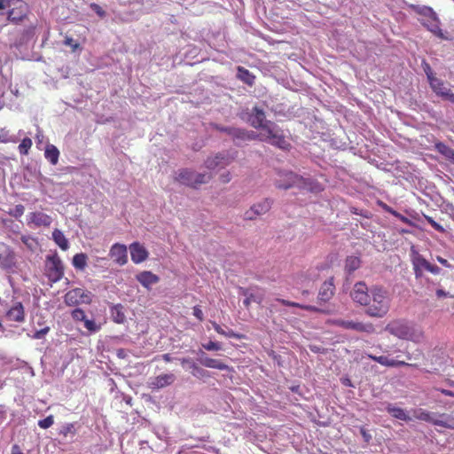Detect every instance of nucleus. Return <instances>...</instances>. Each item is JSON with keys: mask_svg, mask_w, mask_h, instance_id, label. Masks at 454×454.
Wrapping results in <instances>:
<instances>
[{"mask_svg": "<svg viewBox=\"0 0 454 454\" xmlns=\"http://www.w3.org/2000/svg\"><path fill=\"white\" fill-rule=\"evenodd\" d=\"M427 222L437 231L445 232V229L435 222L431 216H425Z\"/></svg>", "mask_w": 454, "mask_h": 454, "instance_id": "obj_48", "label": "nucleus"}, {"mask_svg": "<svg viewBox=\"0 0 454 454\" xmlns=\"http://www.w3.org/2000/svg\"><path fill=\"white\" fill-rule=\"evenodd\" d=\"M6 317L10 321L22 323L25 321V309L20 301H16L6 312Z\"/></svg>", "mask_w": 454, "mask_h": 454, "instance_id": "obj_19", "label": "nucleus"}, {"mask_svg": "<svg viewBox=\"0 0 454 454\" xmlns=\"http://www.w3.org/2000/svg\"><path fill=\"white\" fill-rule=\"evenodd\" d=\"M386 410L392 417L397 419L403 421H410L411 419L403 409L395 407L391 403L387 404Z\"/></svg>", "mask_w": 454, "mask_h": 454, "instance_id": "obj_24", "label": "nucleus"}, {"mask_svg": "<svg viewBox=\"0 0 454 454\" xmlns=\"http://www.w3.org/2000/svg\"><path fill=\"white\" fill-rule=\"evenodd\" d=\"M220 181L223 184H227L231 181V173L229 171L225 172V173H223L221 176H220Z\"/></svg>", "mask_w": 454, "mask_h": 454, "instance_id": "obj_59", "label": "nucleus"}, {"mask_svg": "<svg viewBox=\"0 0 454 454\" xmlns=\"http://www.w3.org/2000/svg\"><path fill=\"white\" fill-rule=\"evenodd\" d=\"M24 211H25L24 206L21 204H19V205L15 206L12 215L14 217L18 218V217H20L24 214Z\"/></svg>", "mask_w": 454, "mask_h": 454, "instance_id": "obj_54", "label": "nucleus"}, {"mask_svg": "<svg viewBox=\"0 0 454 454\" xmlns=\"http://www.w3.org/2000/svg\"><path fill=\"white\" fill-rule=\"evenodd\" d=\"M422 67H423L424 72L427 74L428 82H431L433 79L436 78V76L434 75V74L430 65L427 61L424 60L422 62Z\"/></svg>", "mask_w": 454, "mask_h": 454, "instance_id": "obj_43", "label": "nucleus"}, {"mask_svg": "<svg viewBox=\"0 0 454 454\" xmlns=\"http://www.w3.org/2000/svg\"><path fill=\"white\" fill-rule=\"evenodd\" d=\"M64 44L70 46L73 51H75L80 47V44L77 42H75L72 37L68 36L65 38Z\"/></svg>", "mask_w": 454, "mask_h": 454, "instance_id": "obj_49", "label": "nucleus"}, {"mask_svg": "<svg viewBox=\"0 0 454 454\" xmlns=\"http://www.w3.org/2000/svg\"><path fill=\"white\" fill-rule=\"evenodd\" d=\"M367 357L379 363L386 367H398V366H413L414 364H408L404 361L390 358L387 356H374L367 354Z\"/></svg>", "mask_w": 454, "mask_h": 454, "instance_id": "obj_16", "label": "nucleus"}, {"mask_svg": "<svg viewBox=\"0 0 454 454\" xmlns=\"http://www.w3.org/2000/svg\"><path fill=\"white\" fill-rule=\"evenodd\" d=\"M90 7L100 17L104 18L106 16V11L98 4L91 3Z\"/></svg>", "mask_w": 454, "mask_h": 454, "instance_id": "obj_51", "label": "nucleus"}, {"mask_svg": "<svg viewBox=\"0 0 454 454\" xmlns=\"http://www.w3.org/2000/svg\"><path fill=\"white\" fill-rule=\"evenodd\" d=\"M59 434L61 435H63L64 437H67L69 434L71 435H74L76 434V431H75V428H74V423H67L66 425H64L60 431H59Z\"/></svg>", "mask_w": 454, "mask_h": 454, "instance_id": "obj_39", "label": "nucleus"}, {"mask_svg": "<svg viewBox=\"0 0 454 454\" xmlns=\"http://www.w3.org/2000/svg\"><path fill=\"white\" fill-rule=\"evenodd\" d=\"M202 347L207 351H218L222 349V346L219 342L208 341L207 343L202 344Z\"/></svg>", "mask_w": 454, "mask_h": 454, "instance_id": "obj_44", "label": "nucleus"}, {"mask_svg": "<svg viewBox=\"0 0 454 454\" xmlns=\"http://www.w3.org/2000/svg\"><path fill=\"white\" fill-rule=\"evenodd\" d=\"M259 139L262 142H268L270 144V138L268 137V133L262 131L259 134L254 131H249L246 129V141L256 140Z\"/></svg>", "mask_w": 454, "mask_h": 454, "instance_id": "obj_33", "label": "nucleus"}, {"mask_svg": "<svg viewBox=\"0 0 454 454\" xmlns=\"http://www.w3.org/2000/svg\"><path fill=\"white\" fill-rule=\"evenodd\" d=\"M18 0H0V10L5 8H11L12 5H15Z\"/></svg>", "mask_w": 454, "mask_h": 454, "instance_id": "obj_55", "label": "nucleus"}, {"mask_svg": "<svg viewBox=\"0 0 454 454\" xmlns=\"http://www.w3.org/2000/svg\"><path fill=\"white\" fill-rule=\"evenodd\" d=\"M361 265V260L357 256H348L345 261V270L350 274Z\"/></svg>", "mask_w": 454, "mask_h": 454, "instance_id": "obj_32", "label": "nucleus"}, {"mask_svg": "<svg viewBox=\"0 0 454 454\" xmlns=\"http://www.w3.org/2000/svg\"><path fill=\"white\" fill-rule=\"evenodd\" d=\"M87 259L88 256L84 253H78L75 254L72 260V264L74 267V269L78 270H84L87 266Z\"/></svg>", "mask_w": 454, "mask_h": 454, "instance_id": "obj_28", "label": "nucleus"}, {"mask_svg": "<svg viewBox=\"0 0 454 454\" xmlns=\"http://www.w3.org/2000/svg\"><path fill=\"white\" fill-rule=\"evenodd\" d=\"M35 27L34 26H30L27 28L24 29L20 34V38L18 45H22L27 43L29 40H31L35 35Z\"/></svg>", "mask_w": 454, "mask_h": 454, "instance_id": "obj_35", "label": "nucleus"}, {"mask_svg": "<svg viewBox=\"0 0 454 454\" xmlns=\"http://www.w3.org/2000/svg\"><path fill=\"white\" fill-rule=\"evenodd\" d=\"M131 260L134 263H141L148 257V251L139 242H133L129 246Z\"/></svg>", "mask_w": 454, "mask_h": 454, "instance_id": "obj_17", "label": "nucleus"}, {"mask_svg": "<svg viewBox=\"0 0 454 454\" xmlns=\"http://www.w3.org/2000/svg\"><path fill=\"white\" fill-rule=\"evenodd\" d=\"M334 278L331 277L325 280L318 292L317 300L319 301L327 302L329 301L335 294Z\"/></svg>", "mask_w": 454, "mask_h": 454, "instance_id": "obj_15", "label": "nucleus"}, {"mask_svg": "<svg viewBox=\"0 0 454 454\" xmlns=\"http://www.w3.org/2000/svg\"><path fill=\"white\" fill-rule=\"evenodd\" d=\"M51 223V216L41 211L31 212L27 215V225L29 226L49 227Z\"/></svg>", "mask_w": 454, "mask_h": 454, "instance_id": "obj_13", "label": "nucleus"}, {"mask_svg": "<svg viewBox=\"0 0 454 454\" xmlns=\"http://www.w3.org/2000/svg\"><path fill=\"white\" fill-rule=\"evenodd\" d=\"M109 255L115 263L122 266L128 262L127 247L123 244L115 243L111 247Z\"/></svg>", "mask_w": 454, "mask_h": 454, "instance_id": "obj_14", "label": "nucleus"}, {"mask_svg": "<svg viewBox=\"0 0 454 454\" xmlns=\"http://www.w3.org/2000/svg\"><path fill=\"white\" fill-rule=\"evenodd\" d=\"M386 331L395 337L416 343L420 342L424 338V333L420 327L401 319L388 323Z\"/></svg>", "mask_w": 454, "mask_h": 454, "instance_id": "obj_3", "label": "nucleus"}, {"mask_svg": "<svg viewBox=\"0 0 454 454\" xmlns=\"http://www.w3.org/2000/svg\"><path fill=\"white\" fill-rule=\"evenodd\" d=\"M45 275L49 281L56 283L64 276V265L57 254L49 255L45 262Z\"/></svg>", "mask_w": 454, "mask_h": 454, "instance_id": "obj_6", "label": "nucleus"}, {"mask_svg": "<svg viewBox=\"0 0 454 454\" xmlns=\"http://www.w3.org/2000/svg\"><path fill=\"white\" fill-rule=\"evenodd\" d=\"M27 6L26 4L20 0L15 3V5L12 6V9L8 12V20L13 23H17L26 16Z\"/></svg>", "mask_w": 454, "mask_h": 454, "instance_id": "obj_18", "label": "nucleus"}, {"mask_svg": "<svg viewBox=\"0 0 454 454\" xmlns=\"http://www.w3.org/2000/svg\"><path fill=\"white\" fill-rule=\"evenodd\" d=\"M213 128L220 132H223L231 137L234 127H224L219 124H213Z\"/></svg>", "mask_w": 454, "mask_h": 454, "instance_id": "obj_50", "label": "nucleus"}, {"mask_svg": "<svg viewBox=\"0 0 454 454\" xmlns=\"http://www.w3.org/2000/svg\"><path fill=\"white\" fill-rule=\"evenodd\" d=\"M193 315L200 321H203L204 320V315H203L202 309H200V306H194L193 307Z\"/></svg>", "mask_w": 454, "mask_h": 454, "instance_id": "obj_56", "label": "nucleus"}, {"mask_svg": "<svg viewBox=\"0 0 454 454\" xmlns=\"http://www.w3.org/2000/svg\"><path fill=\"white\" fill-rule=\"evenodd\" d=\"M54 424V417L53 415H49L43 419H40L38 421V426L43 429H47L51 427Z\"/></svg>", "mask_w": 454, "mask_h": 454, "instance_id": "obj_42", "label": "nucleus"}, {"mask_svg": "<svg viewBox=\"0 0 454 454\" xmlns=\"http://www.w3.org/2000/svg\"><path fill=\"white\" fill-rule=\"evenodd\" d=\"M112 316L114 321L117 324H121L125 321V315L122 312V306L117 304L112 308Z\"/></svg>", "mask_w": 454, "mask_h": 454, "instance_id": "obj_34", "label": "nucleus"}, {"mask_svg": "<svg viewBox=\"0 0 454 454\" xmlns=\"http://www.w3.org/2000/svg\"><path fill=\"white\" fill-rule=\"evenodd\" d=\"M248 122L252 127L262 129V131L268 133V137L270 138V145L281 150L290 149L291 145L286 139L282 130L274 122L266 120V115L262 109L257 106L254 107L249 115Z\"/></svg>", "mask_w": 454, "mask_h": 454, "instance_id": "obj_2", "label": "nucleus"}, {"mask_svg": "<svg viewBox=\"0 0 454 454\" xmlns=\"http://www.w3.org/2000/svg\"><path fill=\"white\" fill-rule=\"evenodd\" d=\"M175 375L173 373H165L159 375L151 380L149 386L151 388H162L171 385L175 381Z\"/></svg>", "mask_w": 454, "mask_h": 454, "instance_id": "obj_21", "label": "nucleus"}, {"mask_svg": "<svg viewBox=\"0 0 454 454\" xmlns=\"http://www.w3.org/2000/svg\"><path fill=\"white\" fill-rule=\"evenodd\" d=\"M71 317L76 322H84V320L87 318L85 311L80 308H76L72 310Z\"/></svg>", "mask_w": 454, "mask_h": 454, "instance_id": "obj_40", "label": "nucleus"}, {"mask_svg": "<svg viewBox=\"0 0 454 454\" xmlns=\"http://www.w3.org/2000/svg\"><path fill=\"white\" fill-rule=\"evenodd\" d=\"M434 425L454 429V417L445 413L438 414L437 420L434 421Z\"/></svg>", "mask_w": 454, "mask_h": 454, "instance_id": "obj_27", "label": "nucleus"}, {"mask_svg": "<svg viewBox=\"0 0 454 454\" xmlns=\"http://www.w3.org/2000/svg\"><path fill=\"white\" fill-rule=\"evenodd\" d=\"M64 301L67 306H76L81 303L90 304L91 294L82 288H74L65 294Z\"/></svg>", "mask_w": 454, "mask_h": 454, "instance_id": "obj_9", "label": "nucleus"}, {"mask_svg": "<svg viewBox=\"0 0 454 454\" xmlns=\"http://www.w3.org/2000/svg\"><path fill=\"white\" fill-rule=\"evenodd\" d=\"M253 301L260 302L261 301L256 300L255 296L252 294H249L247 297H246L243 303L247 308H248L250 306L251 302H253Z\"/></svg>", "mask_w": 454, "mask_h": 454, "instance_id": "obj_57", "label": "nucleus"}, {"mask_svg": "<svg viewBox=\"0 0 454 454\" xmlns=\"http://www.w3.org/2000/svg\"><path fill=\"white\" fill-rule=\"evenodd\" d=\"M33 142L31 138L25 137L21 140L20 144L18 146L19 153L21 155H27L30 148L32 147Z\"/></svg>", "mask_w": 454, "mask_h": 454, "instance_id": "obj_36", "label": "nucleus"}, {"mask_svg": "<svg viewBox=\"0 0 454 454\" xmlns=\"http://www.w3.org/2000/svg\"><path fill=\"white\" fill-rule=\"evenodd\" d=\"M329 323L342 329L352 330L357 333H373L375 332V327L372 323H364L341 318L332 319Z\"/></svg>", "mask_w": 454, "mask_h": 454, "instance_id": "obj_7", "label": "nucleus"}, {"mask_svg": "<svg viewBox=\"0 0 454 454\" xmlns=\"http://www.w3.org/2000/svg\"><path fill=\"white\" fill-rule=\"evenodd\" d=\"M234 160V156H230L226 153H217L213 157H208L205 160V166L208 169H215L216 168H224L230 165Z\"/></svg>", "mask_w": 454, "mask_h": 454, "instance_id": "obj_12", "label": "nucleus"}, {"mask_svg": "<svg viewBox=\"0 0 454 454\" xmlns=\"http://www.w3.org/2000/svg\"><path fill=\"white\" fill-rule=\"evenodd\" d=\"M231 137L234 142L246 141V129L234 127Z\"/></svg>", "mask_w": 454, "mask_h": 454, "instance_id": "obj_38", "label": "nucleus"}, {"mask_svg": "<svg viewBox=\"0 0 454 454\" xmlns=\"http://www.w3.org/2000/svg\"><path fill=\"white\" fill-rule=\"evenodd\" d=\"M224 336L228 337V338H235V339L242 338V335L234 333L232 330L225 331Z\"/></svg>", "mask_w": 454, "mask_h": 454, "instance_id": "obj_61", "label": "nucleus"}, {"mask_svg": "<svg viewBox=\"0 0 454 454\" xmlns=\"http://www.w3.org/2000/svg\"><path fill=\"white\" fill-rule=\"evenodd\" d=\"M408 8L415 12L416 13L423 16H434L435 15L434 10L430 6L426 5H417L413 4H407Z\"/></svg>", "mask_w": 454, "mask_h": 454, "instance_id": "obj_30", "label": "nucleus"}, {"mask_svg": "<svg viewBox=\"0 0 454 454\" xmlns=\"http://www.w3.org/2000/svg\"><path fill=\"white\" fill-rule=\"evenodd\" d=\"M289 173H290V172H286V173H285V174L281 176V177H282V179H279V180H278V181H277V183H276V186H277L278 189H280V188L278 187V184H288V183H290V181H291V180H290V179H289V177L287 176Z\"/></svg>", "mask_w": 454, "mask_h": 454, "instance_id": "obj_58", "label": "nucleus"}, {"mask_svg": "<svg viewBox=\"0 0 454 454\" xmlns=\"http://www.w3.org/2000/svg\"><path fill=\"white\" fill-rule=\"evenodd\" d=\"M432 90L442 98L454 103V93L447 87L445 82L439 78L433 79L429 82Z\"/></svg>", "mask_w": 454, "mask_h": 454, "instance_id": "obj_11", "label": "nucleus"}, {"mask_svg": "<svg viewBox=\"0 0 454 454\" xmlns=\"http://www.w3.org/2000/svg\"><path fill=\"white\" fill-rule=\"evenodd\" d=\"M191 368L193 370L194 376H205L207 372L202 368L199 367L195 363H192Z\"/></svg>", "mask_w": 454, "mask_h": 454, "instance_id": "obj_53", "label": "nucleus"}, {"mask_svg": "<svg viewBox=\"0 0 454 454\" xmlns=\"http://www.w3.org/2000/svg\"><path fill=\"white\" fill-rule=\"evenodd\" d=\"M435 148L440 153H442V155H444L448 158H450L454 155V151L450 146L445 145L444 143H442V142L436 143Z\"/></svg>", "mask_w": 454, "mask_h": 454, "instance_id": "obj_37", "label": "nucleus"}, {"mask_svg": "<svg viewBox=\"0 0 454 454\" xmlns=\"http://www.w3.org/2000/svg\"><path fill=\"white\" fill-rule=\"evenodd\" d=\"M237 77L244 83L252 86L254 83L255 76L249 70L243 67H238Z\"/></svg>", "mask_w": 454, "mask_h": 454, "instance_id": "obj_26", "label": "nucleus"}, {"mask_svg": "<svg viewBox=\"0 0 454 454\" xmlns=\"http://www.w3.org/2000/svg\"><path fill=\"white\" fill-rule=\"evenodd\" d=\"M52 239L61 250L67 251L69 248V242L60 230L55 229L52 231Z\"/></svg>", "mask_w": 454, "mask_h": 454, "instance_id": "obj_25", "label": "nucleus"}, {"mask_svg": "<svg viewBox=\"0 0 454 454\" xmlns=\"http://www.w3.org/2000/svg\"><path fill=\"white\" fill-rule=\"evenodd\" d=\"M287 176L291 180L290 183L279 184L278 187L280 189L287 190L292 187H297L313 193H318L324 190V186L315 179L303 178L294 173H289Z\"/></svg>", "mask_w": 454, "mask_h": 454, "instance_id": "obj_4", "label": "nucleus"}, {"mask_svg": "<svg viewBox=\"0 0 454 454\" xmlns=\"http://www.w3.org/2000/svg\"><path fill=\"white\" fill-rule=\"evenodd\" d=\"M427 222L437 231L445 232V229L435 222L431 216H425Z\"/></svg>", "mask_w": 454, "mask_h": 454, "instance_id": "obj_46", "label": "nucleus"}, {"mask_svg": "<svg viewBox=\"0 0 454 454\" xmlns=\"http://www.w3.org/2000/svg\"><path fill=\"white\" fill-rule=\"evenodd\" d=\"M211 324H212L213 328L215 329V331L217 333L224 336L225 331L216 322H211Z\"/></svg>", "mask_w": 454, "mask_h": 454, "instance_id": "obj_60", "label": "nucleus"}, {"mask_svg": "<svg viewBox=\"0 0 454 454\" xmlns=\"http://www.w3.org/2000/svg\"><path fill=\"white\" fill-rule=\"evenodd\" d=\"M272 206V200L264 199L263 200L255 203L250 207L248 210L244 213L245 220H254L257 216L268 213Z\"/></svg>", "mask_w": 454, "mask_h": 454, "instance_id": "obj_10", "label": "nucleus"}, {"mask_svg": "<svg viewBox=\"0 0 454 454\" xmlns=\"http://www.w3.org/2000/svg\"><path fill=\"white\" fill-rule=\"evenodd\" d=\"M352 300L365 308L364 312L371 317H383L390 309L391 299L387 289L373 286L368 288L363 282L354 285L350 293Z\"/></svg>", "mask_w": 454, "mask_h": 454, "instance_id": "obj_1", "label": "nucleus"}, {"mask_svg": "<svg viewBox=\"0 0 454 454\" xmlns=\"http://www.w3.org/2000/svg\"><path fill=\"white\" fill-rule=\"evenodd\" d=\"M277 301L278 302H280L281 304L285 305V306L301 308L302 309H305V310H308V311H311V312H318V311H320L319 309H317V307L312 306V305H302V304H300L298 302L290 301H287V300H285V299H280V298L277 299Z\"/></svg>", "mask_w": 454, "mask_h": 454, "instance_id": "obj_31", "label": "nucleus"}, {"mask_svg": "<svg viewBox=\"0 0 454 454\" xmlns=\"http://www.w3.org/2000/svg\"><path fill=\"white\" fill-rule=\"evenodd\" d=\"M427 222L437 231L445 232V229L435 222L431 216H425Z\"/></svg>", "mask_w": 454, "mask_h": 454, "instance_id": "obj_47", "label": "nucleus"}, {"mask_svg": "<svg viewBox=\"0 0 454 454\" xmlns=\"http://www.w3.org/2000/svg\"><path fill=\"white\" fill-rule=\"evenodd\" d=\"M210 177V176L197 173L189 168H182L178 170L175 179L184 185L197 188L199 185L207 183Z\"/></svg>", "mask_w": 454, "mask_h": 454, "instance_id": "obj_5", "label": "nucleus"}, {"mask_svg": "<svg viewBox=\"0 0 454 454\" xmlns=\"http://www.w3.org/2000/svg\"><path fill=\"white\" fill-rule=\"evenodd\" d=\"M436 413L427 411L423 409H416L413 411V416L415 419L426 422H429L434 425V421L437 420Z\"/></svg>", "mask_w": 454, "mask_h": 454, "instance_id": "obj_23", "label": "nucleus"}, {"mask_svg": "<svg viewBox=\"0 0 454 454\" xmlns=\"http://www.w3.org/2000/svg\"><path fill=\"white\" fill-rule=\"evenodd\" d=\"M199 362L207 368L217 369L225 371L229 369V366L220 359L210 358L207 356L206 353L200 352Z\"/></svg>", "mask_w": 454, "mask_h": 454, "instance_id": "obj_20", "label": "nucleus"}, {"mask_svg": "<svg viewBox=\"0 0 454 454\" xmlns=\"http://www.w3.org/2000/svg\"><path fill=\"white\" fill-rule=\"evenodd\" d=\"M21 240L22 242L27 245L28 247L31 248V244L29 243L30 241H33V239L29 237H27V236H22L21 237Z\"/></svg>", "mask_w": 454, "mask_h": 454, "instance_id": "obj_64", "label": "nucleus"}, {"mask_svg": "<svg viewBox=\"0 0 454 454\" xmlns=\"http://www.w3.org/2000/svg\"><path fill=\"white\" fill-rule=\"evenodd\" d=\"M137 280L145 288L150 289L152 285L160 281V278L149 270H144L137 275Z\"/></svg>", "mask_w": 454, "mask_h": 454, "instance_id": "obj_22", "label": "nucleus"}, {"mask_svg": "<svg viewBox=\"0 0 454 454\" xmlns=\"http://www.w3.org/2000/svg\"><path fill=\"white\" fill-rule=\"evenodd\" d=\"M44 156L52 165H56L59 161V152L55 145H49L46 146Z\"/></svg>", "mask_w": 454, "mask_h": 454, "instance_id": "obj_29", "label": "nucleus"}, {"mask_svg": "<svg viewBox=\"0 0 454 454\" xmlns=\"http://www.w3.org/2000/svg\"><path fill=\"white\" fill-rule=\"evenodd\" d=\"M395 215V217L399 218V219H400L403 223H411V221H410L407 217H405V216L402 215H401L400 213H398V212H396V213H395V215Z\"/></svg>", "mask_w": 454, "mask_h": 454, "instance_id": "obj_63", "label": "nucleus"}, {"mask_svg": "<svg viewBox=\"0 0 454 454\" xmlns=\"http://www.w3.org/2000/svg\"><path fill=\"white\" fill-rule=\"evenodd\" d=\"M10 142H15V139H12L10 135H9V131L4 129H0V143H10Z\"/></svg>", "mask_w": 454, "mask_h": 454, "instance_id": "obj_45", "label": "nucleus"}, {"mask_svg": "<svg viewBox=\"0 0 454 454\" xmlns=\"http://www.w3.org/2000/svg\"><path fill=\"white\" fill-rule=\"evenodd\" d=\"M360 433H361V434L363 435V437H364V441H365L366 442H370V440H371V438H372V436H371V434L366 431V429H365V428H364V427H362V428L360 429Z\"/></svg>", "mask_w": 454, "mask_h": 454, "instance_id": "obj_62", "label": "nucleus"}, {"mask_svg": "<svg viewBox=\"0 0 454 454\" xmlns=\"http://www.w3.org/2000/svg\"><path fill=\"white\" fill-rule=\"evenodd\" d=\"M83 323H84V327L90 333H97L100 330V325H98L94 320L86 318Z\"/></svg>", "mask_w": 454, "mask_h": 454, "instance_id": "obj_41", "label": "nucleus"}, {"mask_svg": "<svg viewBox=\"0 0 454 454\" xmlns=\"http://www.w3.org/2000/svg\"><path fill=\"white\" fill-rule=\"evenodd\" d=\"M411 262L414 270V274L417 278L422 277L424 270L433 274H438L440 272V268L438 266L431 264L421 254L413 250L411 254Z\"/></svg>", "mask_w": 454, "mask_h": 454, "instance_id": "obj_8", "label": "nucleus"}, {"mask_svg": "<svg viewBox=\"0 0 454 454\" xmlns=\"http://www.w3.org/2000/svg\"><path fill=\"white\" fill-rule=\"evenodd\" d=\"M50 331V327L49 326H45L44 328L41 329V330H38L36 331L32 338L33 339H36V340H39V339H42L44 337V335H46Z\"/></svg>", "mask_w": 454, "mask_h": 454, "instance_id": "obj_52", "label": "nucleus"}]
</instances>
